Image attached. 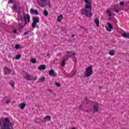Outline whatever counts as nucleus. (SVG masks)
<instances>
[{
	"mask_svg": "<svg viewBox=\"0 0 129 129\" xmlns=\"http://www.w3.org/2000/svg\"><path fill=\"white\" fill-rule=\"evenodd\" d=\"M10 102H11V100H7L6 101V103H7V104L10 103Z\"/></svg>",
	"mask_w": 129,
	"mask_h": 129,
	"instance_id": "c9c22d12",
	"label": "nucleus"
},
{
	"mask_svg": "<svg viewBox=\"0 0 129 129\" xmlns=\"http://www.w3.org/2000/svg\"><path fill=\"white\" fill-rule=\"evenodd\" d=\"M49 91L50 92H52V90H49Z\"/></svg>",
	"mask_w": 129,
	"mask_h": 129,
	"instance_id": "ea45409f",
	"label": "nucleus"
},
{
	"mask_svg": "<svg viewBox=\"0 0 129 129\" xmlns=\"http://www.w3.org/2000/svg\"><path fill=\"white\" fill-rule=\"evenodd\" d=\"M9 83H10V85H11L12 87H15V83L14 82H11Z\"/></svg>",
	"mask_w": 129,
	"mask_h": 129,
	"instance_id": "cd10ccee",
	"label": "nucleus"
},
{
	"mask_svg": "<svg viewBox=\"0 0 129 129\" xmlns=\"http://www.w3.org/2000/svg\"><path fill=\"white\" fill-rule=\"evenodd\" d=\"M37 3L42 8L46 7L47 5H50V0H37Z\"/></svg>",
	"mask_w": 129,
	"mask_h": 129,
	"instance_id": "20e7f679",
	"label": "nucleus"
},
{
	"mask_svg": "<svg viewBox=\"0 0 129 129\" xmlns=\"http://www.w3.org/2000/svg\"><path fill=\"white\" fill-rule=\"evenodd\" d=\"M120 10V9L119 8L115 9H114V12H115V13H118Z\"/></svg>",
	"mask_w": 129,
	"mask_h": 129,
	"instance_id": "c85d7f7f",
	"label": "nucleus"
},
{
	"mask_svg": "<svg viewBox=\"0 0 129 129\" xmlns=\"http://www.w3.org/2000/svg\"><path fill=\"white\" fill-rule=\"evenodd\" d=\"M83 1L86 5L85 8L81 10V14L86 16V17L88 18H91V17H92V13L89 10H92L91 0H83Z\"/></svg>",
	"mask_w": 129,
	"mask_h": 129,
	"instance_id": "f257e3e1",
	"label": "nucleus"
},
{
	"mask_svg": "<svg viewBox=\"0 0 129 129\" xmlns=\"http://www.w3.org/2000/svg\"><path fill=\"white\" fill-rule=\"evenodd\" d=\"M44 120H47V121H50L51 120V116L50 115H47L43 118Z\"/></svg>",
	"mask_w": 129,
	"mask_h": 129,
	"instance_id": "f3484780",
	"label": "nucleus"
},
{
	"mask_svg": "<svg viewBox=\"0 0 129 129\" xmlns=\"http://www.w3.org/2000/svg\"><path fill=\"white\" fill-rule=\"evenodd\" d=\"M13 125L12 124V123H11V121H10V119L8 118H6L4 121L1 127V129H13Z\"/></svg>",
	"mask_w": 129,
	"mask_h": 129,
	"instance_id": "f03ea898",
	"label": "nucleus"
},
{
	"mask_svg": "<svg viewBox=\"0 0 129 129\" xmlns=\"http://www.w3.org/2000/svg\"><path fill=\"white\" fill-rule=\"evenodd\" d=\"M107 14H108V16H112V14L111 13V11L110 10H107Z\"/></svg>",
	"mask_w": 129,
	"mask_h": 129,
	"instance_id": "4be33fe9",
	"label": "nucleus"
},
{
	"mask_svg": "<svg viewBox=\"0 0 129 129\" xmlns=\"http://www.w3.org/2000/svg\"><path fill=\"white\" fill-rule=\"evenodd\" d=\"M21 57H22V55L21 54H18L16 55V60H20Z\"/></svg>",
	"mask_w": 129,
	"mask_h": 129,
	"instance_id": "a878e982",
	"label": "nucleus"
},
{
	"mask_svg": "<svg viewBox=\"0 0 129 129\" xmlns=\"http://www.w3.org/2000/svg\"><path fill=\"white\" fill-rule=\"evenodd\" d=\"M72 37H74V35H72Z\"/></svg>",
	"mask_w": 129,
	"mask_h": 129,
	"instance_id": "37998d69",
	"label": "nucleus"
},
{
	"mask_svg": "<svg viewBox=\"0 0 129 129\" xmlns=\"http://www.w3.org/2000/svg\"><path fill=\"white\" fill-rule=\"evenodd\" d=\"M55 85L57 87H60V86H61V84H60L59 83H55Z\"/></svg>",
	"mask_w": 129,
	"mask_h": 129,
	"instance_id": "c756f323",
	"label": "nucleus"
},
{
	"mask_svg": "<svg viewBox=\"0 0 129 129\" xmlns=\"http://www.w3.org/2000/svg\"><path fill=\"white\" fill-rule=\"evenodd\" d=\"M30 14H32V15H35V16H38L39 15V12L37 10H34L33 9H30Z\"/></svg>",
	"mask_w": 129,
	"mask_h": 129,
	"instance_id": "6e6552de",
	"label": "nucleus"
},
{
	"mask_svg": "<svg viewBox=\"0 0 129 129\" xmlns=\"http://www.w3.org/2000/svg\"><path fill=\"white\" fill-rule=\"evenodd\" d=\"M30 15L28 14H26L24 15V20L25 21V24H28V23H30Z\"/></svg>",
	"mask_w": 129,
	"mask_h": 129,
	"instance_id": "1a4fd4ad",
	"label": "nucleus"
},
{
	"mask_svg": "<svg viewBox=\"0 0 129 129\" xmlns=\"http://www.w3.org/2000/svg\"><path fill=\"white\" fill-rule=\"evenodd\" d=\"M31 62L32 63H37V60H36V58H33L30 60Z\"/></svg>",
	"mask_w": 129,
	"mask_h": 129,
	"instance_id": "bb28decb",
	"label": "nucleus"
},
{
	"mask_svg": "<svg viewBox=\"0 0 129 129\" xmlns=\"http://www.w3.org/2000/svg\"><path fill=\"white\" fill-rule=\"evenodd\" d=\"M44 16H45V17H47L49 13H48V11L47 10H44L43 12Z\"/></svg>",
	"mask_w": 129,
	"mask_h": 129,
	"instance_id": "b1692460",
	"label": "nucleus"
},
{
	"mask_svg": "<svg viewBox=\"0 0 129 129\" xmlns=\"http://www.w3.org/2000/svg\"><path fill=\"white\" fill-rule=\"evenodd\" d=\"M121 36L123 38H129V33L124 32L121 34Z\"/></svg>",
	"mask_w": 129,
	"mask_h": 129,
	"instance_id": "4468645a",
	"label": "nucleus"
},
{
	"mask_svg": "<svg viewBox=\"0 0 129 129\" xmlns=\"http://www.w3.org/2000/svg\"><path fill=\"white\" fill-rule=\"evenodd\" d=\"M28 33H29V32H25V33L23 34V35H28Z\"/></svg>",
	"mask_w": 129,
	"mask_h": 129,
	"instance_id": "4c0bfd02",
	"label": "nucleus"
},
{
	"mask_svg": "<svg viewBox=\"0 0 129 129\" xmlns=\"http://www.w3.org/2000/svg\"><path fill=\"white\" fill-rule=\"evenodd\" d=\"M26 103H21L19 105V107L20 108V109H24L26 107Z\"/></svg>",
	"mask_w": 129,
	"mask_h": 129,
	"instance_id": "f8f14e48",
	"label": "nucleus"
},
{
	"mask_svg": "<svg viewBox=\"0 0 129 129\" xmlns=\"http://www.w3.org/2000/svg\"><path fill=\"white\" fill-rule=\"evenodd\" d=\"M13 9L16 11V10H17V6H16V5L13 6Z\"/></svg>",
	"mask_w": 129,
	"mask_h": 129,
	"instance_id": "473e14b6",
	"label": "nucleus"
},
{
	"mask_svg": "<svg viewBox=\"0 0 129 129\" xmlns=\"http://www.w3.org/2000/svg\"><path fill=\"white\" fill-rule=\"evenodd\" d=\"M85 101L86 103H88V104H92L93 103V102H91L90 100H88V99H86L85 100Z\"/></svg>",
	"mask_w": 129,
	"mask_h": 129,
	"instance_id": "aec40b11",
	"label": "nucleus"
},
{
	"mask_svg": "<svg viewBox=\"0 0 129 129\" xmlns=\"http://www.w3.org/2000/svg\"><path fill=\"white\" fill-rule=\"evenodd\" d=\"M9 4H13V1H9Z\"/></svg>",
	"mask_w": 129,
	"mask_h": 129,
	"instance_id": "58836bf2",
	"label": "nucleus"
},
{
	"mask_svg": "<svg viewBox=\"0 0 129 129\" xmlns=\"http://www.w3.org/2000/svg\"><path fill=\"white\" fill-rule=\"evenodd\" d=\"M124 4V3H123V2H121L119 3L120 6H123Z\"/></svg>",
	"mask_w": 129,
	"mask_h": 129,
	"instance_id": "f704fd0d",
	"label": "nucleus"
},
{
	"mask_svg": "<svg viewBox=\"0 0 129 129\" xmlns=\"http://www.w3.org/2000/svg\"><path fill=\"white\" fill-rule=\"evenodd\" d=\"M38 69H39V70H45V69H46V66L45 65L39 66L38 67Z\"/></svg>",
	"mask_w": 129,
	"mask_h": 129,
	"instance_id": "dca6fc26",
	"label": "nucleus"
},
{
	"mask_svg": "<svg viewBox=\"0 0 129 129\" xmlns=\"http://www.w3.org/2000/svg\"><path fill=\"white\" fill-rule=\"evenodd\" d=\"M24 77L25 79H27V80H29L31 78V76H30V75L29 74H26Z\"/></svg>",
	"mask_w": 129,
	"mask_h": 129,
	"instance_id": "6ab92c4d",
	"label": "nucleus"
},
{
	"mask_svg": "<svg viewBox=\"0 0 129 129\" xmlns=\"http://www.w3.org/2000/svg\"><path fill=\"white\" fill-rule=\"evenodd\" d=\"M66 53H67V54H69V53L72 54L74 56H75V55H76V53L73 52L72 51H67Z\"/></svg>",
	"mask_w": 129,
	"mask_h": 129,
	"instance_id": "393cba45",
	"label": "nucleus"
},
{
	"mask_svg": "<svg viewBox=\"0 0 129 129\" xmlns=\"http://www.w3.org/2000/svg\"><path fill=\"white\" fill-rule=\"evenodd\" d=\"M93 67L92 66H90L87 67L86 69L85 75L86 77H90L92 74L93 73Z\"/></svg>",
	"mask_w": 129,
	"mask_h": 129,
	"instance_id": "7ed1b4c3",
	"label": "nucleus"
},
{
	"mask_svg": "<svg viewBox=\"0 0 129 129\" xmlns=\"http://www.w3.org/2000/svg\"><path fill=\"white\" fill-rule=\"evenodd\" d=\"M87 112H88V110H87Z\"/></svg>",
	"mask_w": 129,
	"mask_h": 129,
	"instance_id": "c03bdc74",
	"label": "nucleus"
},
{
	"mask_svg": "<svg viewBox=\"0 0 129 129\" xmlns=\"http://www.w3.org/2000/svg\"><path fill=\"white\" fill-rule=\"evenodd\" d=\"M13 32L14 34H17L18 33V32L17 31V30H14Z\"/></svg>",
	"mask_w": 129,
	"mask_h": 129,
	"instance_id": "e433bc0d",
	"label": "nucleus"
},
{
	"mask_svg": "<svg viewBox=\"0 0 129 129\" xmlns=\"http://www.w3.org/2000/svg\"><path fill=\"white\" fill-rule=\"evenodd\" d=\"M94 23L96 24L97 27H99V19H95L94 20Z\"/></svg>",
	"mask_w": 129,
	"mask_h": 129,
	"instance_id": "a211bd4d",
	"label": "nucleus"
},
{
	"mask_svg": "<svg viewBox=\"0 0 129 129\" xmlns=\"http://www.w3.org/2000/svg\"><path fill=\"white\" fill-rule=\"evenodd\" d=\"M35 80H37V78L36 77H35Z\"/></svg>",
	"mask_w": 129,
	"mask_h": 129,
	"instance_id": "79ce46f5",
	"label": "nucleus"
},
{
	"mask_svg": "<svg viewBox=\"0 0 129 129\" xmlns=\"http://www.w3.org/2000/svg\"><path fill=\"white\" fill-rule=\"evenodd\" d=\"M66 61H67V59H64L62 62H61V66H64L65 64H66Z\"/></svg>",
	"mask_w": 129,
	"mask_h": 129,
	"instance_id": "5701e85b",
	"label": "nucleus"
},
{
	"mask_svg": "<svg viewBox=\"0 0 129 129\" xmlns=\"http://www.w3.org/2000/svg\"><path fill=\"white\" fill-rule=\"evenodd\" d=\"M40 81H44L45 80V78L44 77H41L39 79Z\"/></svg>",
	"mask_w": 129,
	"mask_h": 129,
	"instance_id": "7c9ffc66",
	"label": "nucleus"
},
{
	"mask_svg": "<svg viewBox=\"0 0 129 129\" xmlns=\"http://www.w3.org/2000/svg\"><path fill=\"white\" fill-rule=\"evenodd\" d=\"M70 57H71V56L70 55H69L68 53H67L66 59L68 60V58H70Z\"/></svg>",
	"mask_w": 129,
	"mask_h": 129,
	"instance_id": "72a5a7b5",
	"label": "nucleus"
},
{
	"mask_svg": "<svg viewBox=\"0 0 129 129\" xmlns=\"http://www.w3.org/2000/svg\"><path fill=\"white\" fill-rule=\"evenodd\" d=\"M49 74L50 76H52V77H55V76H57V74L55 73V71L53 70H51L49 71Z\"/></svg>",
	"mask_w": 129,
	"mask_h": 129,
	"instance_id": "9d476101",
	"label": "nucleus"
},
{
	"mask_svg": "<svg viewBox=\"0 0 129 129\" xmlns=\"http://www.w3.org/2000/svg\"><path fill=\"white\" fill-rule=\"evenodd\" d=\"M62 19H63V16L62 15L57 16V22L61 23L62 22Z\"/></svg>",
	"mask_w": 129,
	"mask_h": 129,
	"instance_id": "2eb2a0df",
	"label": "nucleus"
},
{
	"mask_svg": "<svg viewBox=\"0 0 129 129\" xmlns=\"http://www.w3.org/2000/svg\"><path fill=\"white\" fill-rule=\"evenodd\" d=\"M93 108L94 112H97L99 109V105L98 103L94 104Z\"/></svg>",
	"mask_w": 129,
	"mask_h": 129,
	"instance_id": "0eeeda50",
	"label": "nucleus"
},
{
	"mask_svg": "<svg viewBox=\"0 0 129 129\" xmlns=\"http://www.w3.org/2000/svg\"><path fill=\"white\" fill-rule=\"evenodd\" d=\"M15 48H16V49H19V48H20V45H19V44H16V45H15Z\"/></svg>",
	"mask_w": 129,
	"mask_h": 129,
	"instance_id": "2f4dec72",
	"label": "nucleus"
},
{
	"mask_svg": "<svg viewBox=\"0 0 129 129\" xmlns=\"http://www.w3.org/2000/svg\"><path fill=\"white\" fill-rule=\"evenodd\" d=\"M72 129H76V127H73Z\"/></svg>",
	"mask_w": 129,
	"mask_h": 129,
	"instance_id": "a19ab883",
	"label": "nucleus"
},
{
	"mask_svg": "<svg viewBox=\"0 0 129 129\" xmlns=\"http://www.w3.org/2000/svg\"><path fill=\"white\" fill-rule=\"evenodd\" d=\"M75 74H76V72L73 71L70 74V77H73L74 76V75H75Z\"/></svg>",
	"mask_w": 129,
	"mask_h": 129,
	"instance_id": "412c9836",
	"label": "nucleus"
},
{
	"mask_svg": "<svg viewBox=\"0 0 129 129\" xmlns=\"http://www.w3.org/2000/svg\"><path fill=\"white\" fill-rule=\"evenodd\" d=\"M38 23H39V17H33L32 24V28H36V26H37Z\"/></svg>",
	"mask_w": 129,
	"mask_h": 129,
	"instance_id": "423d86ee",
	"label": "nucleus"
},
{
	"mask_svg": "<svg viewBox=\"0 0 129 129\" xmlns=\"http://www.w3.org/2000/svg\"><path fill=\"white\" fill-rule=\"evenodd\" d=\"M105 28L106 29V30L108 32H111L113 30V27H112V25L109 22H108L107 24L105 26Z\"/></svg>",
	"mask_w": 129,
	"mask_h": 129,
	"instance_id": "39448f33",
	"label": "nucleus"
},
{
	"mask_svg": "<svg viewBox=\"0 0 129 129\" xmlns=\"http://www.w3.org/2000/svg\"><path fill=\"white\" fill-rule=\"evenodd\" d=\"M114 53H115L114 49H111L108 52V54L110 56H114Z\"/></svg>",
	"mask_w": 129,
	"mask_h": 129,
	"instance_id": "ddd939ff",
	"label": "nucleus"
},
{
	"mask_svg": "<svg viewBox=\"0 0 129 129\" xmlns=\"http://www.w3.org/2000/svg\"><path fill=\"white\" fill-rule=\"evenodd\" d=\"M4 73L5 74H10V73H11V70L8 68H5Z\"/></svg>",
	"mask_w": 129,
	"mask_h": 129,
	"instance_id": "9b49d317",
	"label": "nucleus"
}]
</instances>
